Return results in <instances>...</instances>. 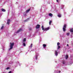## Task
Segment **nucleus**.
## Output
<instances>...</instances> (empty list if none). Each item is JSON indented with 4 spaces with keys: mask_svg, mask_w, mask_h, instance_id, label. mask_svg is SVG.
<instances>
[{
    "mask_svg": "<svg viewBox=\"0 0 73 73\" xmlns=\"http://www.w3.org/2000/svg\"><path fill=\"white\" fill-rule=\"evenodd\" d=\"M42 30H43V31H48V30L50 29V27H48L46 28H44V26H42Z\"/></svg>",
    "mask_w": 73,
    "mask_h": 73,
    "instance_id": "f257e3e1",
    "label": "nucleus"
},
{
    "mask_svg": "<svg viewBox=\"0 0 73 73\" xmlns=\"http://www.w3.org/2000/svg\"><path fill=\"white\" fill-rule=\"evenodd\" d=\"M14 43L13 42L10 43V49H12L13 48V45H14Z\"/></svg>",
    "mask_w": 73,
    "mask_h": 73,
    "instance_id": "f03ea898",
    "label": "nucleus"
},
{
    "mask_svg": "<svg viewBox=\"0 0 73 73\" xmlns=\"http://www.w3.org/2000/svg\"><path fill=\"white\" fill-rule=\"evenodd\" d=\"M66 24H64V26H63V30L64 32H65L66 31Z\"/></svg>",
    "mask_w": 73,
    "mask_h": 73,
    "instance_id": "7ed1b4c3",
    "label": "nucleus"
},
{
    "mask_svg": "<svg viewBox=\"0 0 73 73\" xmlns=\"http://www.w3.org/2000/svg\"><path fill=\"white\" fill-rule=\"evenodd\" d=\"M40 27V25H37L35 27V28H36V29H39Z\"/></svg>",
    "mask_w": 73,
    "mask_h": 73,
    "instance_id": "20e7f679",
    "label": "nucleus"
},
{
    "mask_svg": "<svg viewBox=\"0 0 73 73\" xmlns=\"http://www.w3.org/2000/svg\"><path fill=\"white\" fill-rule=\"evenodd\" d=\"M21 31H22V29H20L17 31V33H19V32H21Z\"/></svg>",
    "mask_w": 73,
    "mask_h": 73,
    "instance_id": "39448f33",
    "label": "nucleus"
},
{
    "mask_svg": "<svg viewBox=\"0 0 73 73\" xmlns=\"http://www.w3.org/2000/svg\"><path fill=\"white\" fill-rule=\"evenodd\" d=\"M55 53L56 56H58V52H57L56 50H55Z\"/></svg>",
    "mask_w": 73,
    "mask_h": 73,
    "instance_id": "423d86ee",
    "label": "nucleus"
},
{
    "mask_svg": "<svg viewBox=\"0 0 73 73\" xmlns=\"http://www.w3.org/2000/svg\"><path fill=\"white\" fill-rule=\"evenodd\" d=\"M10 23V20L9 19L8 20L7 22V24H8V25H9V24Z\"/></svg>",
    "mask_w": 73,
    "mask_h": 73,
    "instance_id": "0eeeda50",
    "label": "nucleus"
},
{
    "mask_svg": "<svg viewBox=\"0 0 73 73\" xmlns=\"http://www.w3.org/2000/svg\"><path fill=\"white\" fill-rule=\"evenodd\" d=\"M49 16L50 17H52L53 16V14L51 13H50L49 14Z\"/></svg>",
    "mask_w": 73,
    "mask_h": 73,
    "instance_id": "6e6552de",
    "label": "nucleus"
},
{
    "mask_svg": "<svg viewBox=\"0 0 73 73\" xmlns=\"http://www.w3.org/2000/svg\"><path fill=\"white\" fill-rule=\"evenodd\" d=\"M1 10L3 12H5V11H6V10L4 9H2Z\"/></svg>",
    "mask_w": 73,
    "mask_h": 73,
    "instance_id": "1a4fd4ad",
    "label": "nucleus"
},
{
    "mask_svg": "<svg viewBox=\"0 0 73 73\" xmlns=\"http://www.w3.org/2000/svg\"><path fill=\"white\" fill-rule=\"evenodd\" d=\"M70 32H71V33H73V28H71L70 29Z\"/></svg>",
    "mask_w": 73,
    "mask_h": 73,
    "instance_id": "9d476101",
    "label": "nucleus"
},
{
    "mask_svg": "<svg viewBox=\"0 0 73 73\" xmlns=\"http://www.w3.org/2000/svg\"><path fill=\"white\" fill-rule=\"evenodd\" d=\"M46 45L45 44H43V48H46Z\"/></svg>",
    "mask_w": 73,
    "mask_h": 73,
    "instance_id": "9b49d317",
    "label": "nucleus"
},
{
    "mask_svg": "<svg viewBox=\"0 0 73 73\" xmlns=\"http://www.w3.org/2000/svg\"><path fill=\"white\" fill-rule=\"evenodd\" d=\"M23 46H26V45H25V42H23Z\"/></svg>",
    "mask_w": 73,
    "mask_h": 73,
    "instance_id": "f8f14e48",
    "label": "nucleus"
},
{
    "mask_svg": "<svg viewBox=\"0 0 73 73\" xmlns=\"http://www.w3.org/2000/svg\"><path fill=\"white\" fill-rule=\"evenodd\" d=\"M58 17H61V14H59L57 15Z\"/></svg>",
    "mask_w": 73,
    "mask_h": 73,
    "instance_id": "ddd939ff",
    "label": "nucleus"
},
{
    "mask_svg": "<svg viewBox=\"0 0 73 73\" xmlns=\"http://www.w3.org/2000/svg\"><path fill=\"white\" fill-rule=\"evenodd\" d=\"M65 57L66 58V59H68V55H66L65 56Z\"/></svg>",
    "mask_w": 73,
    "mask_h": 73,
    "instance_id": "4468645a",
    "label": "nucleus"
},
{
    "mask_svg": "<svg viewBox=\"0 0 73 73\" xmlns=\"http://www.w3.org/2000/svg\"><path fill=\"white\" fill-rule=\"evenodd\" d=\"M29 11H30V9H29L28 10H27L26 11V13H28V12H29Z\"/></svg>",
    "mask_w": 73,
    "mask_h": 73,
    "instance_id": "2eb2a0df",
    "label": "nucleus"
},
{
    "mask_svg": "<svg viewBox=\"0 0 73 73\" xmlns=\"http://www.w3.org/2000/svg\"><path fill=\"white\" fill-rule=\"evenodd\" d=\"M26 41V38H24L23 39V42H24Z\"/></svg>",
    "mask_w": 73,
    "mask_h": 73,
    "instance_id": "dca6fc26",
    "label": "nucleus"
},
{
    "mask_svg": "<svg viewBox=\"0 0 73 73\" xmlns=\"http://www.w3.org/2000/svg\"><path fill=\"white\" fill-rule=\"evenodd\" d=\"M60 48V46H58V48L57 49H59Z\"/></svg>",
    "mask_w": 73,
    "mask_h": 73,
    "instance_id": "f3484780",
    "label": "nucleus"
},
{
    "mask_svg": "<svg viewBox=\"0 0 73 73\" xmlns=\"http://www.w3.org/2000/svg\"><path fill=\"white\" fill-rule=\"evenodd\" d=\"M60 42H58L57 43V46H59V45H60Z\"/></svg>",
    "mask_w": 73,
    "mask_h": 73,
    "instance_id": "a211bd4d",
    "label": "nucleus"
},
{
    "mask_svg": "<svg viewBox=\"0 0 73 73\" xmlns=\"http://www.w3.org/2000/svg\"><path fill=\"white\" fill-rule=\"evenodd\" d=\"M51 23H52V21H50L49 22V25H50V24H51Z\"/></svg>",
    "mask_w": 73,
    "mask_h": 73,
    "instance_id": "6ab92c4d",
    "label": "nucleus"
},
{
    "mask_svg": "<svg viewBox=\"0 0 73 73\" xmlns=\"http://www.w3.org/2000/svg\"><path fill=\"white\" fill-rule=\"evenodd\" d=\"M66 35L67 36H69V35H70V33H67Z\"/></svg>",
    "mask_w": 73,
    "mask_h": 73,
    "instance_id": "aec40b11",
    "label": "nucleus"
},
{
    "mask_svg": "<svg viewBox=\"0 0 73 73\" xmlns=\"http://www.w3.org/2000/svg\"><path fill=\"white\" fill-rule=\"evenodd\" d=\"M3 28H4V26H2V27H1V30H2V29H3Z\"/></svg>",
    "mask_w": 73,
    "mask_h": 73,
    "instance_id": "412c9836",
    "label": "nucleus"
},
{
    "mask_svg": "<svg viewBox=\"0 0 73 73\" xmlns=\"http://www.w3.org/2000/svg\"><path fill=\"white\" fill-rule=\"evenodd\" d=\"M27 21H28V19L24 21V22H25H25H27Z\"/></svg>",
    "mask_w": 73,
    "mask_h": 73,
    "instance_id": "4be33fe9",
    "label": "nucleus"
},
{
    "mask_svg": "<svg viewBox=\"0 0 73 73\" xmlns=\"http://www.w3.org/2000/svg\"><path fill=\"white\" fill-rule=\"evenodd\" d=\"M27 21H28V19L24 21V22H25H25H27Z\"/></svg>",
    "mask_w": 73,
    "mask_h": 73,
    "instance_id": "5701e85b",
    "label": "nucleus"
},
{
    "mask_svg": "<svg viewBox=\"0 0 73 73\" xmlns=\"http://www.w3.org/2000/svg\"><path fill=\"white\" fill-rule=\"evenodd\" d=\"M32 45H33V44L32 43H31V48H32Z\"/></svg>",
    "mask_w": 73,
    "mask_h": 73,
    "instance_id": "b1692460",
    "label": "nucleus"
},
{
    "mask_svg": "<svg viewBox=\"0 0 73 73\" xmlns=\"http://www.w3.org/2000/svg\"><path fill=\"white\" fill-rule=\"evenodd\" d=\"M32 29L31 28H29V31H31V30H32Z\"/></svg>",
    "mask_w": 73,
    "mask_h": 73,
    "instance_id": "393cba45",
    "label": "nucleus"
},
{
    "mask_svg": "<svg viewBox=\"0 0 73 73\" xmlns=\"http://www.w3.org/2000/svg\"><path fill=\"white\" fill-rule=\"evenodd\" d=\"M65 61H63V64H65Z\"/></svg>",
    "mask_w": 73,
    "mask_h": 73,
    "instance_id": "a878e982",
    "label": "nucleus"
},
{
    "mask_svg": "<svg viewBox=\"0 0 73 73\" xmlns=\"http://www.w3.org/2000/svg\"><path fill=\"white\" fill-rule=\"evenodd\" d=\"M9 69V67H7L6 68V70H8V69Z\"/></svg>",
    "mask_w": 73,
    "mask_h": 73,
    "instance_id": "bb28decb",
    "label": "nucleus"
},
{
    "mask_svg": "<svg viewBox=\"0 0 73 73\" xmlns=\"http://www.w3.org/2000/svg\"><path fill=\"white\" fill-rule=\"evenodd\" d=\"M36 60H37V56H36Z\"/></svg>",
    "mask_w": 73,
    "mask_h": 73,
    "instance_id": "cd10ccee",
    "label": "nucleus"
},
{
    "mask_svg": "<svg viewBox=\"0 0 73 73\" xmlns=\"http://www.w3.org/2000/svg\"><path fill=\"white\" fill-rule=\"evenodd\" d=\"M56 2H57V3L58 2V0H56Z\"/></svg>",
    "mask_w": 73,
    "mask_h": 73,
    "instance_id": "c85d7f7f",
    "label": "nucleus"
},
{
    "mask_svg": "<svg viewBox=\"0 0 73 73\" xmlns=\"http://www.w3.org/2000/svg\"><path fill=\"white\" fill-rule=\"evenodd\" d=\"M11 72H12L11 71H10V72H9V73H11Z\"/></svg>",
    "mask_w": 73,
    "mask_h": 73,
    "instance_id": "c756f323",
    "label": "nucleus"
},
{
    "mask_svg": "<svg viewBox=\"0 0 73 73\" xmlns=\"http://www.w3.org/2000/svg\"><path fill=\"white\" fill-rule=\"evenodd\" d=\"M67 46H69V44H67Z\"/></svg>",
    "mask_w": 73,
    "mask_h": 73,
    "instance_id": "7c9ffc66",
    "label": "nucleus"
},
{
    "mask_svg": "<svg viewBox=\"0 0 73 73\" xmlns=\"http://www.w3.org/2000/svg\"><path fill=\"white\" fill-rule=\"evenodd\" d=\"M59 73H61V71H59Z\"/></svg>",
    "mask_w": 73,
    "mask_h": 73,
    "instance_id": "2f4dec72",
    "label": "nucleus"
}]
</instances>
